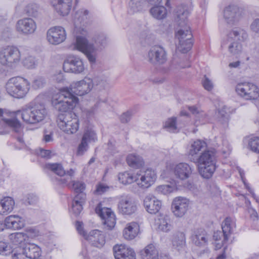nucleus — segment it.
Returning a JSON list of instances; mask_svg holds the SVG:
<instances>
[{
    "mask_svg": "<svg viewBox=\"0 0 259 259\" xmlns=\"http://www.w3.org/2000/svg\"><path fill=\"white\" fill-rule=\"evenodd\" d=\"M93 88V80L89 77L72 83L69 87L63 88L60 92L53 97L56 108L62 109L74 108L78 102L76 96H83L88 94Z\"/></svg>",
    "mask_w": 259,
    "mask_h": 259,
    "instance_id": "1",
    "label": "nucleus"
},
{
    "mask_svg": "<svg viewBox=\"0 0 259 259\" xmlns=\"http://www.w3.org/2000/svg\"><path fill=\"white\" fill-rule=\"evenodd\" d=\"M89 12L87 10L81 9L77 11L73 17L74 31L76 33L74 48L83 53L91 63L96 62V49L94 45L88 42L85 37L87 31L84 28V24L89 17Z\"/></svg>",
    "mask_w": 259,
    "mask_h": 259,
    "instance_id": "2",
    "label": "nucleus"
},
{
    "mask_svg": "<svg viewBox=\"0 0 259 259\" xmlns=\"http://www.w3.org/2000/svg\"><path fill=\"white\" fill-rule=\"evenodd\" d=\"M53 106L60 113L57 117L59 127L67 134L76 133L79 129V120L77 115L71 111L73 108L62 109L56 108L54 104V99L52 100Z\"/></svg>",
    "mask_w": 259,
    "mask_h": 259,
    "instance_id": "3",
    "label": "nucleus"
},
{
    "mask_svg": "<svg viewBox=\"0 0 259 259\" xmlns=\"http://www.w3.org/2000/svg\"><path fill=\"white\" fill-rule=\"evenodd\" d=\"M192 162L197 164L200 175L203 178L208 179L212 176L216 169L215 152L204 151L197 158H193Z\"/></svg>",
    "mask_w": 259,
    "mask_h": 259,
    "instance_id": "4",
    "label": "nucleus"
},
{
    "mask_svg": "<svg viewBox=\"0 0 259 259\" xmlns=\"http://www.w3.org/2000/svg\"><path fill=\"white\" fill-rule=\"evenodd\" d=\"M30 89L28 81L20 76L11 78L6 84L7 93L15 98H22L28 93Z\"/></svg>",
    "mask_w": 259,
    "mask_h": 259,
    "instance_id": "5",
    "label": "nucleus"
},
{
    "mask_svg": "<svg viewBox=\"0 0 259 259\" xmlns=\"http://www.w3.org/2000/svg\"><path fill=\"white\" fill-rule=\"evenodd\" d=\"M19 49L15 46H7L0 51V63L9 67L16 66L21 60Z\"/></svg>",
    "mask_w": 259,
    "mask_h": 259,
    "instance_id": "6",
    "label": "nucleus"
},
{
    "mask_svg": "<svg viewBox=\"0 0 259 259\" xmlns=\"http://www.w3.org/2000/svg\"><path fill=\"white\" fill-rule=\"evenodd\" d=\"M235 224L231 218L227 217L223 222L221 231H217L214 233L213 237L215 241L216 246L220 248L226 243L232 233Z\"/></svg>",
    "mask_w": 259,
    "mask_h": 259,
    "instance_id": "7",
    "label": "nucleus"
},
{
    "mask_svg": "<svg viewBox=\"0 0 259 259\" xmlns=\"http://www.w3.org/2000/svg\"><path fill=\"white\" fill-rule=\"evenodd\" d=\"M235 91L238 96L247 100H256L259 97V89L252 82H239L236 85Z\"/></svg>",
    "mask_w": 259,
    "mask_h": 259,
    "instance_id": "8",
    "label": "nucleus"
},
{
    "mask_svg": "<svg viewBox=\"0 0 259 259\" xmlns=\"http://www.w3.org/2000/svg\"><path fill=\"white\" fill-rule=\"evenodd\" d=\"M147 59L148 62L152 65H162L167 61V53L163 47L155 45L150 48L147 54Z\"/></svg>",
    "mask_w": 259,
    "mask_h": 259,
    "instance_id": "9",
    "label": "nucleus"
},
{
    "mask_svg": "<svg viewBox=\"0 0 259 259\" xmlns=\"http://www.w3.org/2000/svg\"><path fill=\"white\" fill-rule=\"evenodd\" d=\"M176 37L179 41L178 49L180 51L186 53L191 49L193 45L191 40L192 34L189 26L178 30Z\"/></svg>",
    "mask_w": 259,
    "mask_h": 259,
    "instance_id": "10",
    "label": "nucleus"
},
{
    "mask_svg": "<svg viewBox=\"0 0 259 259\" xmlns=\"http://www.w3.org/2000/svg\"><path fill=\"white\" fill-rule=\"evenodd\" d=\"M95 211L103 220V223L105 228L108 230H112L115 225V215L111 208L103 207L101 203H99L95 208Z\"/></svg>",
    "mask_w": 259,
    "mask_h": 259,
    "instance_id": "11",
    "label": "nucleus"
},
{
    "mask_svg": "<svg viewBox=\"0 0 259 259\" xmlns=\"http://www.w3.org/2000/svg\"><path fill=\"white\" fill-rule=\"evenodd\" d=\"M157 178L155 171L152 169H147L136 176L135 181L142 189H147L152 185Z\"/></svg>",
    "mask_w": 259,
    "mask_h": 259,
    "instance_id": "12",
    "label": "nucleus"
},
{
    "mask_svg": "<svg viewBox=\"0 0 259 259\" xmlns=\"http://www.w3.org/2000/svg\"><path fill=\"white\" fill-rule=\"evenodd\" d=\"M63 68L65 72L79 74L84 70L83 63L78 57L71 55L68 56L64 61Z\"/></svg>",
    "mask_w": 259,
    "mask_h": 259,
    "instance_id": "13",
    "label": "nucleus"
},
{
    "mask_svg": "<svg viewBox=\"0 0 259 259\" xmlns=\"http://www.w3.org/2000/svg\"><path fill=\"white\" fill-rule=\"evenodd\" d=\"M37 28L36 22L30 18L19 20L16 24V30L20 34L28 35L33 34Z\"/></svg>",
    "mask_w": 259,
    "mask_h": 259,
    "instance_id": "14",
    "label": "nucleus"
},
{
    "mask_svg": "<svg viewBox=\"0 0 259 259\" xmlns=\"http://www.w3.org/2000/svg\"><path fill=\"white\" fill-rule=\"evenodd\" d=\"M170 168L176 178L182 181L189 178L192 174V168L186 162L173 164L170 166Z\"/></svg>",
    "mask_w": 259,
    "mask_h": 259,
    "instance_id": "15",
    "label": "nucleus"
},
{
    "mask_svg": "<svg viewBox=\"0 0 259 259\" xmlns=\"http://www.w3.org/2000/svg\"><path fill=\"white\" fill-rule=\"evenodd\" d=\"M66 38L65 29L60 26L50 28L47 31V39L52 44L57 45L63 42Z\"/></svg>",
    "mask_w": 259,
    "mask_h": 259,
    "instance_id": "16",
    "label": "nucleus"
},
{
    "mask_svg": "<svg viewBox=\"0 0 259 259\" xmlns=\"http://www.w3.org/2000/svg\"><path fill=\"white\" fill-rule=\"evenodd\" d=\"M189 204L188 199L183 197H177L174 199L171 204V210L177 217H183L187 212Z\"/></svg>",
    "mask_w": 259,
    "mask_h": 259,
    "instance_id": "17",
    "label": "nucleus"
},
{
    "mask_svg": "<svg viewBox=\"0 0 259 259\" xmlns=\"http://www.w3.org/2000/svg\"><path fill=\"white\" fill-rule=\"evenodd\" d=\"M113 252L115 259H136L134 250L124 244L113 246Z\"/></svg>",
    "mask_w": 259,
    "mask_h": 259,
    "instance_id": "18",
    "label": "nucleus"
},
{
    "mask_svg": "<svg viewBox=\"0 0 259 259\" xmlns=\"http://www.w3.org/2000/svg\"><path fill=\"white\" fill-rule=\"evenodd\" d=\"M118 210L123 215H131L136 212L137 206L130 198L122 197L118 202Z\"/></svg>",
    "mask_w": 259,
    "mask_h": 259,
    "instance_id": "19",
    "label": "nucleus"
},
{
    "mask_svg": "<svg viewBox=\"0 0 259 259\" xmlns=\"http://www.w3.org/2000/svg\"><path fill=\"white\" fill-rule=\"evenodd\" d=\"M143 204L146 211L152 214L158 213L162 206L161 201L151 194H149L145 197Z\"/></svg>",
    "mask_w": 259,
    "mask_h": 259,
    "instance_id": "20",
    "label": "nucleus"
},
{
    "mask_svg": "<svg viewBox=\"0 0 259 259\" xmlns=\"http://www.w3.org/2000/svg\"><path fill=\"white\" fill-rule=\"evenodd\" d=\"M224 18L228 24H235L240 18L239 8L235 5H230L226 7L224 11Z\"/></svg>",
    "mask_w": 259,
    "mask_h": 259,
    "instance_id": "21",
    "label": "nucleus"
},
{
    "mask_svg": "<svg viewBox=\"0 0 259 259\" xmlns=\"http://www.w3.org/2000/svg\"><path fill=\"white\" fill-rule=\"evenodd\" d=\"M51 2L56 12L59 15L65 16L70 13L73 0H51Z\"/></svg>",
    "mask_w": 259,
    "mask_h": 259,
    "instance_id": "22",
    "label": "nucleus"
},
{
    "mask_svg": "<svg viewBox=\"0 0 259 259\" xmlns=\"http://www.w3.org/2000/svg\"><path fill=\"white\" fill-rule=\"evenodd\" d=\"M206 143L200 140L193 142L188 148V156L190 160L192 162L193 158H197L200 152L205 151Z\"/></svg>",
    "mask_w": 259,
    "mask_h": 259,
    "instance_id": "23",
    "label": "nucleus"
},
{
    "mask_svg": "<svg viewBox=\"0 0 259 259\" xmlns=\"http://www.w3.org/2000/svg\"><path fill=\"white\" fill-rule=\"evenodd\" d=\"M85 239L88 240L92 245L101 248L105 243V238L101 231L98 230L91 231L87 236Z\"/></svg>",
    "mask_w": 259,
    "mask_h": 259,
    "instance_id": "24",
    "label": "nucleus"
},
{
    "mask_svg": "<svg viewBox=\"0 0 259 259\" xmlns=\"http://www.w3.org/2000/svg\"><path fill=\"white\" fill-rule=\"evenodd\" d=\"M223 46L226 47L228 51L231 56L237 57L242 51V45L240 42L232 39L228 38L223 42Z\"/></svg>",
    "mask_w": 259,
    "mask_h": 259,
    "instance_id": "25",
    "label": "nucleus"
},
{
    "mask_svg": "<svg viewBox=\"0 0 259 259\" xmlns=\"http://www.w3.org/2000/svg\"><path fill=\"white\" fill-rule=\"evenodd\" d=\"M5 225L9 229L20 230L24 227L25 221L19 215H11L5 219Z\"/></svg>",
    "mask_w": 259,
    "mask_h": 259,
    "instance_id": "26",
    "label": "nucleus"
},
{
    "mask_svg": "<svg viewBox=\"0 0 259 259\" xmlns=\"http://www.w3.org/2000/svg\"><path fill=\"white\" fill-rule=\"evenodd\" d=\"M191 241L195 245L199 247L205 246L208 241V235L203 229H199L191 236Z\"/></svg>",
    "mask_w": 259,
    "mask_h": 259,
    "instance_id": "27",
    "label": "nucleus"
},
{
    "mask_svg": "<svg viewBox=\"0 0 259 259\" xmlns=\"http://www.w3.org/2000/svg\"><path fill=\"white\" fill-rule=\"evenodd\" d=\"M22 247L27 258L36 259L41 255L40 248L34 243H28Z\"/></svg>",
    "mask_w": 259,
    "mask_h": 259,
    "instance_id": "28",
    "label": "nucleus"
},
{
    "mask_svg": "<svg viewBox=\"0 0 259 259\" xmlns=\"http://www.w3.org/2000/svg\"><path fill=\"white\" fill-rule=\"evenodd\" d=\"M141 255L142 259H161L163 257L159 255L157 250L152 244L148 245L141 250Z\"/></svg>",
    "mask_w": 259,
    "mask_h": 259,
    "instance_id": "29",
    "label": "nucleus"
},
{
    "mask_svg": "<svg viewBox=\"0 0 259 259\" xmlns=\"http://www.w3.org/2000/svg\"><path fill=\"white\" fill-rule=\"evenodd\" d=\"M31 107L34 119V124H36L42 121L46 117L47 114V110L44 105L37 104Z\"/></svg>",
    "mask_w": 259,
    "mask_h": 259,
    "instance_id": "30",
    "label": "nucleus"
},
{
    "mask_svg": "<svg viewBox=\"0 0 259 259\" xmlns=\"http://www.w3.org/2000/svg\"><path fill=\"white\" fill-rule=\"evenodd\" d=\"M139 226L136 222H131L126 225L123 232V235L126 240H132L138 235Z\"/></svg>",
    "mask_w": 259,
    "mask_h": 259,
    "instance_id": "31",
    "label": "nucleus"
},
{
    "mask_svg": "<svg viewBox=\"0 0 259 259\" xmlns=\"http://www.w3.org/2000/svg\"><path fill=\"white\" fill-rule=\"evenodd\" d=\"M5 123L12 128L15 133L18 134L20 136L17 137V141L20 143H23V140L21 136L22 132V127L20 122L16 118L13 119H3Z\"/></svg>",
    "mask_w": 259,
    "mask_h": 259,
    "instance_id": "32",
    "label": "nucleus"
},
{
    "mask_svg": "<svg viewBox=\"0 0 259 259\" xmlns=\"http://www.w3.org/2000/svg\"><path fill=\"white\" fill-rule=\"evenodd\" d=\"M15 202L10 197H4L0 201V214H5L11 212L14 209Z\"/></svg>",
    "mask_w": 259,
    "mask_h": 259,
    "instance_id": "33",
    "label": "nucleus"
},
{
    "mask_svg": "<svg viewBox=\"0 0 259 259\" xmlns=\"http://www.w3.org/2000/svg\"><path fill=\"white\" fill-rule=\"evenodd\" d=\"M85 197L84 194H77L74 197L72 204V211L75 215L80 214L82 211Z\"/></svg>",
    "mask_w": 259,
    "mask_h": 259,
    "instance_id": "34",
    "label": "nucleus"
},
{
    "mask_svg": "<svg viewBox=\"0 0 259 259\" xmlns=\"http://www.w3.org/2000/svg\"><path fill=\"white\" fill-rule=\"evenodd\" d=\"M228 38L235 39L239 42L245 41L248 38L246 31L241 28H234L228 34Z\"/></svg>",
    "mask_w": 259,
    "mask_h": 259,
    "instance_id": "35",
    "label": "nucleus"
},
{
    "mask_svg": "<svg viewBox=\"0 0 259 259\" xmlns=\"http://www.w3.org/2000/svg\"><path fill=\"white\" fill-rule=\"evenodd\" d=\"M172 246L178 250L182 249L186 244L185 234L182 232H177L173 235Z\"/></svg>",
    "mask_w": 259,
    "mask_h": 259,
    "instance_id": "36",
    "label": "nucleus"
},
{
    "mask_svg": "<svg viewBox=\"0 0 259 259\" xmlns=\"http://www.w3.org/2000/svg\"><path fill=\"white\" fill-rule=\"evenodd\" d=\"M10 243L16 247L22 246L26 241V236L23 232H16L10 234L8 236Z\"/></svg>",
    "mask_w": 259,
    "mask_h": 259,
    "instance_id": "37",
    "label": "nucleus"
},
{
    "mask_svg": "<svg viewBox=\"0 0 259 259\" xmlns=\"http://www.w3.org/2000/svg\"><path fill=\"white\" fill-rule=\"evenodd\" d=\"M128 165L133 168H140L144 164V161L141 156L136 154H129L126 158Z\"/></svg>",
    "mask_w": 259,
    "mask_h": 259,
    "instance_id": "38",
    "label": "nucleus"
},
{
    "mask_svg": "<svg viewBox=\"0 0 259 259\" xmlns=\"http://www.w3.org/2000/svg\"><path fill=\"white\" fill-rule=\"evenodd\" d=\"M17 115H20L24 122L28 124H34V119L32 114L31 107L23 109L16 112Z\"/></svg>",
    "mask_w": 259,
    "mask_h": 259,
    "instance_id": "39",
    "label": "nucleus"
},
{
    "mask_svg": "<svg viewBox=\"0 0 259 259\" xmlns=\"http://www.w3.org/2000/svg\"><path fill=\"white\" fill-rule=\"evenodd\" d=\"M81 139L90 143L96 142L98 138L95 131L92 127H87L84 130Z\"/></svg>",
    "mask_w": 259,
    "mask_h": 259,
    "instance_id": "40",
    "label": "nucleus"
},
{
    "mask_svg": "<svg viewBox=\"0 0 259 259\" xmlns=\"http://www.w3.org/2000/svg\"><path fill=\"white\" fill-rule=\"evenodd\" d=\"M144 0H130L128 2V12L134 14L141 12L144 7Z\"/></svg>",
    "mask_w": 259,
    "mask_h": 259,
    "instance_id": "41",
    "label": "nucleus"
},
{
    "mask_svg": "<svg viewBox=\"0 0 259 259\" xmlns=\"http://www.w3.org/2000/svg\"><path fill=\"white\" fill-rule=\"evenodd\" d=\"M158 228L164 232H168L172 229L170 218L168 216H164L159 218L157 222Z\"/></svg>",
    "mask_w": 259,
    "mask_h": 259,
    "instance_id": "42",
    "label": "nucleus"
},
{
    "mask_svg": "<svg viewBox=\"0 0 259 259\" xmlns=\"http://www.w3.org/2000/svg\"><path fill=\"white\" fill-rule=\"evenodd\" d=\"M150 12L154 18L158 20L163 19L167 15V10L163 6L153 7L150 9Z\"/></svg>",
    "mask_w": 259,
    "mask_h": 259,
    "instance_id": "43",
    "label": "nucleus"
},
{
    "mask_svg": "<svg viewBox=\"0 0 259 259\" xmlns=\"http://www.w3.org/2000/svg\"><path fill=\"white\" fill-rule=\"evenodd\" d=\"M45 167L61 177L64 176L66 174L62 165L59 163H47Z\"/></svg>",
    "mask_w": 259,
    "mask_h": 259,
    "instance_id": "44",
    "label": "nucleus"
},
{
    "mask_svg": "<svg viewBox=\"0 0 259 259\" xmlns=\"http://www.w3.org/2000/svg\"><path fill=\"white\" fill-rule=\"evenodd\" d=\"M39 6L35 3H30L24 8V13L29 17H36L39 13Z\"/></svg>",
    "mask_w": 259,
    "mask_h": 259,
    "instance_id": "45",
    "label": "nucleus"
},
{
    "mask_svg": "<svg viewBox=\"0 0 259 259\" xmlns=\"http://www.w3.org/2000/svg\"><path fill=\"white\" fill-rule=\"evenodd\" d=\"M189 14V12L187 9L183 7H179L177 11V16L179 22V25L182 26L185 24V22Z\"/></svg>",
    "mask_w": 259,
    "mask_h": 259,
    "instance_id": "46",
    "label": "nucleus"
},
{
    "mask_svg": "<svg viewBox=\"0 0 259 259\" xmlns=\"http://www.w3.org/2000/svg\"><path fill=\"white\" fill-rule=\"evenodd\" d=\"M93 80V88L98 90L106 89L109 88V83L104 78L101 77H95Z\"/></svg>",
    "mask_w": 259,
    "mask_h": 259,
    "instance_id": "47",
    "label": "nucleus"
},
{
    "mask_svg": "<svg viewBox=\"0 0 259 259\" xmlns=\"http://www.w3.org/2000/svg\"><path fill=\"white\" fill-rule=\"evenodd\" d=\"M163 127L171 133L178 132L179 130L177 125L176 117H172L168 118L165 122Z\"/></svg>",
    "mask_w": 259,
    "mask_h": 259,
    "instance_id": "48",
    "label": "nucleus"
},
{
    "mask_svg": "<svg viewBox=\"0 0 259 259\" xmlns=\"http://www.w3.org/2000/svg\"><path fill=\"white\" fill-rule=\"evenodd\" d=\"M136 176L127 172H121L118 174V180L120 183L127 185L135 181Z\"/></svg>",
    "mask_w": 259,
    "mask_h": 259,
    "instance_id": "49",
    "label": "nucleus"
},
{
    "mask_svg": "<svg viewBox=\"0 0 259 259\" xmlns=\"http://www.w3.org/2000/svg\"><path fill=\"white\" fill-rule=\"evenodd\" d=\"M12 259H26V255L22 246H17L14 248L11 251Z\"/></svg>",
    "mask_w": 259,
    "mask_h": 259,
    "instance_id": "50",
    "label": "nucleus"
},
{
    "mask_svg": "<svg viewBox=\"0 0 259 259\" xmlns=\"http://www.w3.org/2000/svg\"><path fill=\"white\" fill-rule=\"evenodd\" d=\"M248 147L252 152L259 154V137H253L250 138L248 143Z\"/></svg>",
    "mask_w": 259,
    "mask_h": 259,
    "instance_id": "51",
    "label": "nucleus"
},
{
    "mask_svg": "<svg viewBox=\"0 0 259 259\" xmlns=\"http://www.w3.org/2000/svg\"><path fill=\"white\" fill-rule=\"evenodd\" d=\"M189 67V65H184L183 60L180 58H174L171 65V69L178 70Z\"/></svg>",
    "mask_w": 259,
    "mask_h": 259,
    "instance_id": "52",
    "label": "nucleus"
},
{
    "mask_svg": "<svg viewBox=\"0 0 259 259\" xmlns=\"http://www.w3.org/2000/svg\"><path fill=\"white\" fill-rule=\"evenodd\" d=\"M88 143L81 139L80 142L77 148L76 155L78 156H81L83 155L84 153L88 150Z\"/></svg>",
    "mask_w": 259,
    "mask_h": 259,
    "instance_id": "53",
    "label": "nucleus"
},
{
    "mask_svg": "<svg viewBox=\"0 0 259 259\" xmlns=\"http://www.w3.org/2000/svg\"><path fill=\"white\" fill-rule=\"evenodd\" d=\"M72 187L75 193L81 194H83L82 192L85 189V185L82 182L72 181Z\"/></svg>",
    "mask_w": 259,
    "mask_h": 259,
    "instance_id": "54",
    "label": "nucleus"
},
{
    "mask_svg": "<svg viewBox=\"0 0 259 259\" xmlns=\"http://www.w3.org/2000/svg\"><path fill=\"white\" fill-rule=\"evenodd\" d=\"M219 115L220 117L219 121L224 126L227 125L229 121V115L227 112L222 108L219 111Z\"/></svg>",
    "mask_w": 259,
    "mask_h": 259,
    "instance_id": "55",
    "label": "nucleus"
},
{
    "mask_svg": "<svg viewBox=\"0 0 259 259\" xmlns=\"http://www.w3.org/2000/svg\"><path fill=\"white\" fill-rule=\"evenodd\" d=\"M38 231L36 229L31 228L28 227L26 228L25 233H24V235L26 236V239L28 238H33L38 235Z\"/></svg>",
    "mask_w": 259,
    "mask_h": 259,
    "instance_id": "56",
    "label": "nucleus"
},
{
    "mask_svg": "<svg viewBox=\"0 0 259 259\" xmlns=\"http://www.w3.org/2000/svg\"><path fill=\"white\" fill-rule=\"evenodd\" d=\"M108 38L106 35L103 33L98 35L95 39V43L99 44L102 46H104L107 42Z\"/></svg>",
    "mask_w": 259,
    "mask_h": 259,
    "instance_id": "57",
    "label": "nucleus"
},
{
    "mask_svg": "<svg viewBox=\"0 0 259 259\" xmlns=\"http://www.w3.org/2000/svg\"><path fill=\"white\" fill-rule=\"evenodd\" d=\"M133 115V111L128 110L121 115L120 120L122 123H127L128 121H130Z\"/></svg>",
    "mask_w": 259,
    "mask_h": 259,
    "instance_id": "58",
    "label": "nucleus"
},
{
    "mask_svg": "<svg viewBox=\"0 0 259 259\" xmlns=\"http://www.w3.org/2000/svg\"><path fill=\"white\" fill-rule=\"evenodd\" d=\"M202 83L204 88L208 91H210L213 89V85L212 81L206 75H204Z\"/></svg>",
    "mask_w": 259,
    "mask_h": 259,
    "instance_id": "59",
    "label": "nucleus"
},
{
    "mask_svg": "<svg viewBox=\"0 0 259 259\" xmlns=\"http://www.w3.org/2000/svg\"><path fill=\"white\" fill-rule=\"evenodd\" d=\"M23 64L27 68H32L34 67L35 65L34 58L32 56H29L24 60Z\"/></svg>",
    "mask_w": 259,
    "mask_h": 259,
    "instance_id": "60",
    "label": "nucleus"
},
{
    "mask_svg": "<svg viewBox=\"0 0 259 259\" xmlns=\"http://www.w3.org/2000/svg\"><path fill=\"white\" fill-rule=\"evenodd\" d=\"M74 170L73 169H70L67 172H66V177L61 178L60 181L63 184H67L69 182L72 180V177L73 176L74 174Z\"/></svg>",
    "mask_w": 259,
    "mask_h": 259,
    "instance_id": "61",
    "label": "nucleus"
},
{
    "mask_svg": "<svg viewBox=\"0 0 259 259\" xmlns=\"http://www.w3.org/2000/svg\"><path fill=\"white\" fill-rule=\"evenodd\" d=\"M45 84L44 78L42 77H38L32 82V87L34 89H38L42 88Z\"/></svg>",
    "mask_w": 259,
    "mask_h": 259,
    "instance_id": "62",
    "label": "nucleus"
},
{
    "mask_svg": "<svg viewBox=\"0 0 259 259\" xmlns=\"http://www.w3.org/2000/svg\"><path fill=\"white\" fill-rule=\"evenodd\" d=\"M156 191L163 194H166L171 192V187L169 185H161L156 188Z\"/></svg>",
    "mask_w": 259,
    "mask_h": 259,
    "instance_id": "63",
    "label": "nucleus"
},
{
    "mask_svg": "<svg viewBox=\"0 0 259 259\" xmlns=\"http://www.w3.org/2000/svg\"><path fill=\"white\" fill-rule=\"evenodd\" d=\"M109 189V187L107 186L104 185L102 184H99L97 185L95 193L98 195H101L107 191Z\"/></svg>",
    "mask_w": 259,
    "mask_h": 259,
    "instance_id": "64",
    "label": "nucleus"
}]
</instances>
